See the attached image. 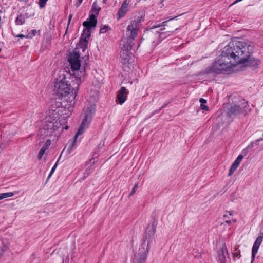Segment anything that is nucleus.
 Segmentation results:
<instances>
[{"instance_id": "nucleus-1", "label": "nucleus", "mask_w": 263, "mask_h": 263, "mask_svg": "<svg viewBox=\"0 0 263 263\" xmlns=\"http://www.w3.org/2000/svg\"><path fill=\"white\" fill-rule=\"evenodd\" d=\"M245 42L234 40L225 46L220 55L207 70V73H224L245 60L249 55Z\"/></svg>"}, {"instance_id": "nucleus-2", "label": "nucleus", "mask_w": 263, "mask_h": 263, "mask_svg": "<svg viewBox=\"0 0 263 263\" xmlns=\"http://www.w3.org/2000/svg\"><path fill=\"white\" fill-rule=\"evenodd\" d=\"M81 75H71L67 71H61L55 79L54 91L59 95H65L70 91L78 90L80 85L83 81L85 71H81Z\"/></svg>"}, {"instance_id": "nucleus-3", "label": "nucleus", "mask_w": 263, "mask_h": 263, "mask_svg": "<svg viewBox=\"0 0 263 263\" xmlns=\"http://www.w3.org/2000/svg\"><path fill=\"white\" fill-rule=\"evenodd\" d=\"M141 23V17H135L130 22L126 31L127 38H123L121 41V57L124 64L129 63L132 54L131 50L134 45L133 41L138 35V30Z\"/></svg>"}, {"instance_id": "nucleus-4", "label": "nucleus", "mask_w": 263, "mask_h": 263, "mask_svg": "<svg viewBox=\"0 0 263 263\" xmlns=\"http://www.w3.org/2000/svg\"><path fill=\"white\" fill-rule=\"evenodd\" d=\"M156 230V224L153 222L151 227H148L145 240L139 248L138 253L135 256L133 263H145L150 249V244L153 241Z\"/></svg>"}, {"instance_id": "nucleus-5", "label": "nucleus", "mask_w": 263, "mask_h": 263, "mask_svg": "<svg viewBox=\"0 0 263 263\" xmlns=\"http://www.w3.org/2000/svg\"><path fill=\"white\" fill-rule=\"evenodd\" d=\"M95 111L96 105L95 104H92L90 105L89 106L87 107V108L86 109L85 118L83 121L82 122L81 125L74 137V140L72 142V144L68 147V150L69 152V153L71 152L73 147L76 145V143L78 137L83 133L84 130L85 128L88 127L89 124H90L92 120L93 115H94Z\"/></svg>"}, {"instance_id": "nucleus-6", "label": "nucleus", "mask_w": 263, "mask_h": 263, "mask_svg": "<svg viewBox=\"0 0 263 263\" xmlns=\"http://www.w3.org/2000/svg\"><path fill=\"white\" fill-rule=\"evenodd\" d=\"M177 16L171 18L169 20L164 21L162 23H156L147 30L148 34L155 33L157 38L160 37L163 34L172 33L173 30L177 26L173 24H168L170 20L177 18Z\"/></svg>"}, {"instance_id": "nucleus-7", "label": "nucleus", "mask_w": 263, "mask_h": 263, "mask_svg": "<svg viewBox=\"0 0 263 263\" xmlns=\"http://www.w3.org/2000/svg\"><path fill=\"white\" fill-rule=\"evenodd\" d=\"M62 126L60 121L52 118L51 115L46 117L43 127L40 129V134L43 136H51Z\"/></svg>"}, {"instance_id": "nucleus-8", "label": "nucleus", "mask_w": 263, "mask_h": 263, "mask_svg": "<svg viewBox=\"0 0 263 263\" xmlns=\"http://www.w3.org/2000/svg\"><path fill=\"white\" fill-rule=\"evenodd\" d=\"M97 23V20L95 18V15L93 14H90L89 20L83 22V25L86 28L83 30V34L80 40V43L83 44L84 46L87 45L88 39L90 36V30L92 27H95Z\"/></svg>"}, {"instance_id": "nucleus-9", "label": "nucleus", "mask_w": 263, "mask_h": 263, "mask_svg": "<svg viewBox=\"0 0 263 263\" xmlns=\"http://www.w3.org/2000/svg\"><path fill=\"white\" fill-rule=\"evenodd\" d=\"M247 102L243 101L238 103V104L230 105L227 108V114L230 118H234L235 117L246 112L248 109Z\"/></svg>"}, {"instance_id": "nucleus-10", "label": "nucleus", "mask_w": 263, "mask_h": 263, "mask_svg": "<svg viewBox=\"0 0 263 263\" xmlns=\"http://www.w3.org/2000/svg\"><path fill=\"white\" fill-rule=\"evenodd\" d=\"M77 91H70V92L65 93V95H59L62 105L68 109L72 107L75 104V98L77 96Z\"/></svg>"}, {"instance_id": "nucleus-11", "label": "nucleus", "mask_w": 263, "mask_h": 263, "mask_svg": "<svg viewBox=\"0 0 263 263\" xmlns=\"http://www.w3.org/2000/svg\"><path fill=\"white\" fill-rule=\"evenodd\" d=\"M68 61L69 62L72 70L76 71L73 75L79 76V70L81 66L79 53L76 52L71 53L69 54Z\"/></svg>"}, {"instance_id": "nucleus-12", "label": "nucleus", "mask_w": 263, "mask_h": 263, "mask_svg": "<svg viewBox=\"0 0 263 263\" xmlns=\"http://www.w3.org/2000/svg\"><path fill=\"white\" fill-rule=\"evenodd\" d=\"M130 3V1L129 0H125L124 2L122 4L121 7L118 10L117 13L118 20L120 19L125 16L126 13L128 11V6Z\"/></svg>"}, {"instance_id": "nucleus-13", "label": "nucleus", "mask_w": 263, "mask_h": 263, "mask_svg": "<svg viewBox=\"0 0 263 263\" xmlns=\"http://www.w3.org/2000/svg\"><path fill=\"white\" fill-rule=\"evenodd\" d=\"M263 236H258L255 240L252 250V262L254 260L258 249L262 241Z\"/></svg>"}, {"instance_id": "nucleus-14", "label": "nucleus", "mask_w": 263, "mask_h": 263, "mask_svg": "<svg viewBox=\"0 0 263 263\" xmlns=\"http://www.w3.org/2000/svg\"><path fill=\"white\" fill-rule=\"evenodd\" d=\"M249 54H250V51ZM246 63V65L247 66H251L253 67H258L261 64L260 61L257 59H253L250 58V55L249 57L244 61H242L240 64L241 63Z\"/></svg>"}, {"instance_id": "nucleus-15", "label": "nucleus", "mask_w": 263, "mask_h": 263, "mask_svg": "<svg viewBox=\"0 0 263 263\" xmlns=\"http://www.w3.org/2000/svg\"><path fill=\"white\" fill-rule=\"evenodd\" d=\"M229 254L228 252L226 246L225 244L222 245L221 250L218 253V260L220 261L221 263H225L226 261V256L229 257Z\"/></svg>"}, {"instance_id": "nucleus-16", "label": "nucleus", "mask_w": 263, "mask_h": 263, "mask_svg": "<svg viewBox=\"0 0 263 263\" xmlns=\"http://www.w3.org/2000/svg\"><path fill=\"white\" fill-rule=\"evenodd\" d=\"M243 156L242 155H239L233 163L230 169L229 170L228 176H231L235 170L237 168L238 166L240 164L241 161L243 159Z\"/></svg>"}, {"instance_id": "nucleus-17", "label": "nucleus", "mask_w": 263, "mask_h": 263, "mask_svg": "<svg viewBox=\"0 0 263 263\" xmlns=\"http://www.w3.org/2000/svg\"><path fill=\"white\" fill-rule=\"evenodd\" d=\"M127 92L125 87H122L117 96V100L120 104H122L126 100Z\"/></svg>"}, {"instance_id": "nucleus-18", "label": "nucleus", "mask_w": 263, "mask_h": 263, "mask_svg": "<svg viewBox=\"0 0 263 263\" xmlns=\"http://www.w3.org/2000/svg\"><path fill=\"white\" fill-rule=\"evenodd\" d=\"M232 212H233V211L227 212V213H229V216L226 215V214H224L223 215V219L225 221V222L227 223H228V224H230L231 223V217H230L232 215Z\"/></svg>"}, {"instance_id": "nucleus-19", "label": "nucleus", "mask_w": 263, "mask_h": 263, "mask_svg": "<svg viewBox=\"0 0 263 263\" xmlns=\"http://www.w3.org/2000/svg\"><path fill=\"white\" fill-rule=\"evenodd\" d=\"M100 10V8L99 7L96 6L95 3H93V8L91 10V12H92V13L91 14L95 15V18H96L97 16L99 14Z\"/></svg>"}, {"instance_id": "nucleus-20", "label": "nucleus", "mask_w": 263, "mask_h": 263, "mask_svg": "<svg viewBox=\"0 0 263 263\" xmlns=\"http://www.w3.org/2000/svg\"><path fill=\"white\" fill-rule=\"evenodd\" d=\"M14 195V193L12 192H7L0 194V200L8 197H12Z\"/></svg>"}, {"instance_id": "nucleus-21", "label": "nucleus", "mask_w": 263, "mask_h": 263, "mask_svg": "<svg viewBox=\"0 0 263 263\" xmlns=\"http://www.w3.org/2000/svg\"><path fill=\"white\" fill-rule=\"evenodd\" d=\"M109 29L108 26L104 25L100 28V33H105Z\"/></svg>"}, {"instance_id": "nucleus-22", "label": "nucleus", "mask_w": 263, "mask_h": 263, "mask_svg": "<svg viewBox=\"0 0 263 263\" xmlns=\"http://www.w3.org/2000/svg\"><path fill=\"white\" fill-rule=\"evenodd\" d=\"M45 151L46 150L44 149V148H42L40 150L39 153L38 154V158H39V159H41L42 158L43 155L45 153Z\"/></svg>"}, {"instance_id": "nucleus-23", "label": "nucleus", "mask_w": 263, "mask_h": 263, "mask_svg": "<svg viewBox=\"0 0 263 263\" xmlns=\"http://www.w3.org/2000/svg\"><path fill=\"white\" fill-rule=\"evenodd\" d=\"M57 162L54 164V165L53 166V167L52 168L50 172V174L48 177V179H49L51 176H52V174L54 173V172L55 171L56 168H57Z\"/></svg>"}, {"instance_id": "nucleus-24", "label": "nucleus", "mask_w": 263, "mask_h": 263, "mask_svg": "<svg viewBox=\"0 0 263 263\" xmlns=\"http://www.w3.org/2000/svg\"><path fill=\"white\" fill-rule=\"evenodd\" d=\"M51 144V140H47L46 142L44 145L43 146V148H44V149L46 150L48 148L49 146Z\"/></svg>"}, {"instance_id": "nucleus-25", "label": "nucleus", "mask_w": 263, "mask_h": 263, "mask_svg": "<svg viewBox=\"0 0 263 263\" xmlns=\"http://www.w3.org/2000/svg\"><path fill=\"white\" fill-rule=\"evenodd\" d=\"M48 0H39V4L40 8H44Z\"/></svg>"}, {"instance_id": "nucleus-26", "label": "nucleus", "mask_w": 263, "mask_h": 263, "mask_svg": "<svg viewBox=\"0 0 263 263\" xmlns=\"http://www.w3.org/2000/svg\"><path fill=\"white\" fill-rule=\"evenodd\" d=\"M200 108L202 110H208L209 107L207 105H205L204 104H200Z\"/></svg>"}, {"instance_id": "nucleus-27", "label": "nucleus", "mask_w": 263, "mask_h": 263, "mask_svg": "<svg viewBox=\"0 0 263 263\" xmlns=\"http://www.w3.org/2000/svg\"><path fill=\"white\" fill-rule=\"evenodd\" d=\"M137 187H138V184H135V185H134V187L133 188L132 192L129 194V196H132L135 192L136 189Z\"/></svg>"}, {"instance_id": "nucleus-28", "label": "nucleus", "mask_w": 263, "mask_h": 263, "mask_svg": "<svg viewBox=\"0 0 263 263\" xmlns=\"http://www.w3.org/2000/svg\"><path fill=\"white\" fill-rule=\"evenodd\" d=\"M233 255L234 257H237L238 258H239L241 256L240 254V252H238V253H237V252L233 253Z\"/></svg>"}, {"instance_id": "nucleus-29", "label": "nucleus", "mask_w": 263, "mask_h": 263, "mask_svg": "<svg viewBox=\"0 0 263 263\" xmlns=\"http://www.w3.org/2000/svg\"><path fill=\"white\" fill-rule=\"evenodd\" d=\"M201 104H204V103H206V100L205 99L201 98L199 100Z\"/></svg>"}, {"instance_id": "nucleus-30", "label": "nucleus", "mask_w": 263, "mask_h": 263, "mask_svg": "<svg viewBox=\"0 0 263 263\" xmlns=\"http://www.w3.org/2000/svg\"><path fill=\"white\" fill-rule=\"evenodd\" d=\"M82 1L83 0H78L76 4V7H79L80 5L82 3Z\"/></svg>"}, {"instance_id": "nucleus-31", "label": "nucleus", "mask_w": 263, "mask_h": 263, "mask_svg": "<svg viewBox=\"0 0 263 263\" xmlns=\"http://www.w3.org/2000/svg\"><path fill=\"white\" fill-rule=\"evenodd\" d=\"M91 169L90 168H89L87 169V170L86 171V172L85 173V174H87V175H88L89 173H91Z\"/></svg>"}, {"instance_id": "nucleus-32", "label": "nucleus", "mask_w": 263, "mask_h": 263, "mask_svg": "<svg viewBox=\"0 0 263 263\" xmlns=\"http://www.w3.org/2000/svg\"><path fill=\"white\" fill-rule=\"evenodd\" d=\"M262 140H263V139L262 138L256 140L255 142L256 145H258L259 142Z\"/></svg>"}, {"instance_id": "nucleus-33", "label": "nucleus", "mask_w": 263, "mask_h": 263, "mask_svg": "<svg viewBox=\"0 0 263 263\" xmlns=\"http://www.w3.org/2000/svg\"><path fill=\"white\" fill-rule=\"evenodd\" d=\"M31 32L33 36H35V34L37 33V31L35 30H32Z\"/></svg>"}, {"instance_id": "nucleus-34", "label": "nucleus", "mask_w": 263, "mask_h": 263, "mask_svg": "<svg viewBox=\"0 0 263 263\" xmlns=\"http://www.w3.org/2000/svg\"><path fill=\"white\" fill-rule=\"evenodd\" d=\"M72 17V15H70L69 16V20H68V22H69V23L70 22V21H71V19Z\"/></svg>"}, {"instance_id": "nucleus-35", "label": "nucleus", "mask_w": 263, "mask_h": 263, "mask_svg": "<svg viewBox=\"0 0 263 263\" xmlns=\"http://www.w3.org/2000/svg\"><path fill=\"white\" fill-rule=\"evenodd\" d=\"M68 260H69V257H68V256L67 255V257H66V259H65V262H67V261L68 262ZM63 262H64V261H63Z\"/></svg>"}, {"instance_id": "nucleus-36", "label": "nucleus", "mask_w": 263, "mask_h": 263, "mask_svg": "<svg viewBox=\"0 0 263 263\" xmlns=\"http://www.w3.org/2000/svg\"><path fill=\"white\" fill-rule=\"evenodd\" d=\"M23 37H24V35L23 34H19L18 35H17V37L22 38Z\"/></svg>"}, {"instance_id": "nucleus-37", "label": "nucleus", "mask_w": 263, "mask_h": 263, "mask_svg": "<svg viewBox=\"0 0 263 263\" xmlns=\"http://www.w3.org/2000/svg\"><path fill=\"white\" fill-rule=\"evenodd\" d=\"M68 128H69V126H65V129L66 130H67Z\"/></svg>"}, {"instance_id": "nucleus-38", "label": "nucleus", "mask_w": 263, "mask_h": 263, "mask_svg": "<svg viewBox=\"0 0 263 263\" xmlns=\"http://www.w3.org/2000/svg\"><path fill=\"white\" fill-rule=\"evenodd\" d=\"M232 220L234 221V222H236V219H232Z\"/></svg>"}, {"instance_id": "nucleus-39", "label": "nucleus", "mask_w": 263, "mask_h": 263, "mask_svg": "<svg viewBox=\"0 0 263 263\" xmlns=\"http://www.w3.org/2000/svg\"><path fill=\"white\" fill-rule=\"evenodd\" d=\"M107 0H103L104 3H106Z\"/></svg>"}, {"instance_id": "nucleus-40", "label": "nucleus", "mask_w": 263, "mask_h": 263, "mask_svg": "<svg viewBox=\"0 0 263 263\" xmlns=\"http://www.w3.org/2000/svg\"><path fill=\"white\" fill-rule=\"evenodd\" d=\"M178 28H175V30H178Z\"/></svg>"}]
</instances>
